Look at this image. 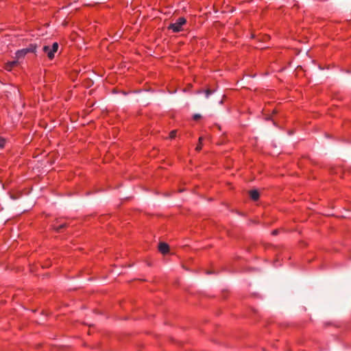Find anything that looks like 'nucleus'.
I'll use <instances>...</instances> for the list:
<instances>
[{"label": "nucleus", "instance_id": "1", "mask_svg": "<svg viewBox=\"0 0 351 351\" xmlns=\"http://www.w3.org/2000/svg\"><path fill=\"white\" fill-rule=\"evenodd\" d=\"M186 23L184 17L179 18L176 22L171 23L168 26L169 29H172L173 32H179L182 30V26Z\"/></svg>", "mask_w": 351, "mask_h": 351}, {"label": "nucleus", "instance_id": "2", "mask_svg": "<svg viewBox=\"0 0 351 351\" xmlns=\"http://www.w3.org/2000/svg\"><path fill=\"white\" fill-rule=\"evenodd\" d=\"M43 51L44 53H45L47 56V57L50 59V60H52L53 58H54V52H53L51 51V48L50 46L49 45H45L43 47Z\"/></svg>", "mask_w": 351, "mask_h": 351}, {"label": "nucleus", "instance_id": "3", "mask_svg": "<svg viewBox=\"0 0 351 351\" xmlns=\"http://www.w3.org/2000/svg\"><path fill=\"white\" fill-rule=\"evenodd\" d=\"M158 250L162 254H165L169 252V247L166 243L160 242L158 245Z\"/></svg>", "mask_w": 351, "mask_h": 351}, {"label": "nucleus", "instance_id": "4", "mask_svg": "<svg viewBox=\"0 0 351 351\" xmlns=\"http://www.w3.org/2000/svg\"><path fill=\"white\" fill-rule=\"evenodd\" d=\"M27 52L25 49L18 50L15 53V59L19 61L21 59L24 58Z\"/></svg>", "mask_w": 351, "mask_h": 351}, {"label": "nucleus", "instance_id": "5", "mask_svg": "<svg viewBox=\"0 0 351 351\" xmlns=\"http://www.w3.org/2000/svg\"><path fill=\"white\" fill-rule=\"evenodd\" d=\"M19 64V61L18 60H14L10 62H8L5 65V69L8 71H10L12 67L17 66Z\"/></svg>", "mask_w": 351, "mask_h": 351}, {"label": "nucleus", "instance_id": "6", "mask_svg": "<svg viewBox=\"0 0 351 351\" xmlns=\"http://www.w3.org/2000/svg\"><path fill=\"white\" fill-rule=\"evenodd\" d=\"M250 195L252 199L256 201L259 198V192L257 190H252L250 191Z\"/></svg>", "mask_w": 351, "mask_h": 351}, {"label": "nucleus", "instance_id": "7", "mask_svg": "<svg viewBox=\"0 0 351 351\" xmlns=\"http://www.w3.org/2000/svg\"><path fill=\"white\" fill-rule=\"evenodd\" d=\"M37 45L35 44H31L27 48H25V50L26 51L27 53H36Z\"/></svg>", "mask_w": 351, "mask_h": 351}, {"label": "nucleus", "instance_id": "8", "mask_svg": "<svg viewBox=\"0 0 351 351\" xmlns=\"http://www.w3.org/2000/svg\"><path fill=\"white\" fill-rule=\"evenodd\" d=\"M58 47H59L58 43H53L52 46L51 47V51L53 52H54V53H55L56 52H57V51L58 49Z\"/></svg>", "mask_w": 351, "mask_h": 351}, {"label": "nucleus", "instance_id": "9", "mask_svg": "<svg viewBox=\"0 0 351 351\" xmlns=\"http://www.w3.org/2000/svg\"><path fill=\"white\" fill-rule=\"evenodd\" d=\"M215 92V90H210L209 88L205 90V96L206 98H208L209 95L213 94Z\"/></svg>", "mask_w": 351, "mask_h": 351}, {"label": "nucleus", "instance_id": "10", "mask_svg": "<svg viewBox=\"0 0 351 351\" xmlns=\"http://www.w3.org/2000/svg\"><path fill=\"white\" fill-rule=\"evenodd\" d=\"M202 140H203V138L202 137H199V144L197 145V146L195 148V149L197 151H198V152L202 149Z\"/></svg>", "mask_w": 351, "mask_h": 351}, {"label": "nucleus", "instance_id": "11", "mask_svg": "<svg viewBox=\"0 0 351 351\" xmlns=\"http://www.w3.org/2000/svg\"><path fill=\"white\" fill-rule=\"evenodd\" d=\"M66 226V223H63L60 226H59L58 227H54V229L57 231V232H59L62 228H64Z\"/></svg>", "mask_w": 351, "mask_h": 351}, {"label": "nucleus", "instance_id": "12", "mask_svg": "<svg viewBox=\"0 0 351 351\" xmlns=\"http://www.w3.org/2000/svg\"><path fill=\"white\" fill-rule=\"evenodd\" d=\"M5 142V139L0 137V148L3 147Z\"/></svg>", "mask_w": 351, "mask_h": 351}, {"label": "nucleus", "instance_id": "13", "mask_svg": "<svg viewBox=\"0 0 351 351\" xmlns=\"http://www.w3.org/2000/svg\"><path fill=\"white\" fill-rule=\"evenodd\" d=\"M176 130H173L170 133V138H173L176 136Z\"/></svg>", "mask_w": 351, "mask_h": 351}, {"label": "nucleus", "instance_id": "14", "mask_svg": "<svg viewBox=\"0 0 351 351\" xmlns=\"http://www.w3.org/2000/svg\"><path fill=\"white\" fill-rule=\"evenodd\" d=\"M201 117H202V116H201V114H195L193 116V119H194L195 120H197V119H200V118H201Z\"/></svg>", "mask_w": 351, "mask_h": 351}, {"label": "nucleus", "instance_id": "15", "mask_svg": "<svg viewBox=\"0 0 351 351\" xmlns=\"http://www.w3.org/2000/svg\"><path fill=\"white\" fill-rule=\"evenodd\" d=\"M278 231L277 230H274V231H273L272 234H273L274 235H276V234H278Z\"/></svg>", "mask_w": 351, "mask_h": 351}, {"label": "nucleus", "instance_id": "16", "mask_svg": "<svg viewBox=\"0 0 351 351\" xmlns=\"http://www.w3.org/2000/svg\"><path fill=\"white\" fill-rule=\"evenodd\" d=\"M206 273H207L208 274H211L212 272H211V271H208Z\"/></svg>", "mask_w": 351, "mask_h": 351}]
</instances>
